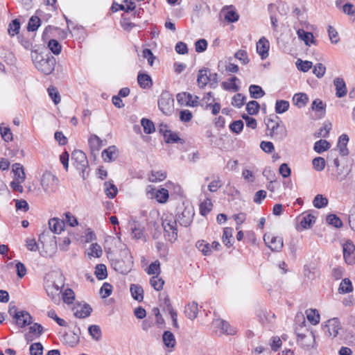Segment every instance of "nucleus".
<instances>
[{
    "label": "nucleus",
    "mask_w": 355,
    "mask_h": 355,
    "mask_svg": "<svg viewBox=\"0 0 355 355\" xmlns=\"http://www.w3.org/2000/svg\"><path fill=\"white\" fill-rule=\"evenodd\" d=\"M59 180L51 172L44 173L41 180V185L46 193H53L58 185Z\"/></svg>",
    "instance_id": "nucleus-6"
},
{
    "label": "nucleus",
    "mask_w": 355,
    "mask_h": 355,
    "mask_svg": "<svg viewBox=\"0 0 355 355\" xmlns=\"http://www.w3.org/2000/svg\"><path fill=\"white\" fill-rule=\"evenodd\" d=\"M215 324L218 327L223 334L227 335H235L236 334V329L232 327L227 321L223 320H216Z\"/></svg>",
    "instance_id": "nucleus-20"
},
{
    "label": "nucleus",
    "mask_w": 355,
    "mask_h": 355,
    "mask_svg": "<svg viewBox=\"0 0 355 355\" xmlns=\"http://www.w3.org/2000/svg\"><path fill=\"white\" fill-rule=\"evenodd\" d=\"M88 332L92 338L96 341L100 340L102 337L101 329L98 325H90L88 328Z\"/></svg>",
    "instance_id": "nucleus-36"
},
{
    "label": "nucleus",
    "mask_w": 355,
    "mask_h": 355,
    "mask_svg": "<svg viewBox=\"0 0 355 355\" xmlns=\"http://www.w3.org/2000/svg\"><path fill=\"white\" fill-rule=\"evenodd\" d=\"M62 299L64 303L72 304L75 300L74 292L71 288L66 289L62 293Z\"/></svg>",
    "instance_id": "nucleus-62"
},
{
    "label": "nucleus",
    "mask_w": 355,
    "mask_h": 355,
    "mask_svg": "<svg viewBox=\"0 0 355 355\" xmlns=\"http://www.w3.org/2000/svg\"><path fill=\"white\" fill-rule=\"evenodd\" d=\"M246 97L241 93L235 94L232 98V105L236 107H241L245 103Z\"/></svg>",
    "instance_id": "nucleus-56"
},
{
    "label": "nucleus",
    "mask_w": 355,
    "mask_h": 355,
    "mask_svg": "<svg viewBox=\"0 0 355 355\" xmlns=\"http://www.w3.org/2000/svg\"><path fill=\"white\" fill-rule=\"evenodd\" d=\"M198 313V304L196 302H189L185 306L184 314L190 320L197 318Z\"/></svg>",
    "instance_id": "nucleus-21"
},
{
    "label": "nucleus",
    "mask_w": 355,
    "mask_h": 355,
    "mask_svg": "<svg viewBox=\"0 0 355 355\" xmlns=\"http://www.w3.org/2000/svg\"><path fill=\"white\" fill-rule=\"evenodd\" d=\"M297 343L302 348L309 349L315 344V334L313 331L306 329L304 332L300 333L296 331Z\"/></svg>",
    "instance_id": "nucleus-7"
},
{
    "label": "nucleus",
    "mask_w": 355,
    "mask_h": 355,
    "mask_svg": "<svg viewBox=\"0 0 355 355\" xmlns=\"http://www.w3.org/2000/svg\"><path fill=\"white\" fill-rule=\"evenodd\" d=\"M327 222L328 224L339 228L343 227V222L339 217L335 214H329L327 216Z\"/></svg>",
    "instance_id": "nucleus-57"
},
{
    "label": "nucleus",
    "mask_w": 355,
    "mask_h": 355,
    "mask_svg": "<svg viewBox=\"0 0 355 355\" xmlns=\"http://www.w3.org/2000/svg\"><path fill=\"white\" fill-rule=\"evenodd\" d=\"M155 198L159 203L166 202L168 198V190L164 188L159 189L156 193Z\"/></svg>",
    "instance_id": "nucleus-59"
},
{
    "label": "nucleus",
    "mask_w": 355,
    "mask_h": 355,
    "mask_svg": "<svg viewBox=\"0 0 355 355\" xmlns=\"http://www.w3.org/2000/svg\"><path fill=\"white\" fill-rule=\"evenodd\" d=\"M174 99L172 95L166 91L162 92L159 100L158 107L166 115H170L173 111Z\"/></svg>",
    "instance_id": "nucleus-4"
},
{
    "label": "nucleus",
    "mask_w": 355,
    "mask_h": 355,
    "mask_svg": "<svg viewBox=\"0 0 355 355\" xmlns=\"http://www.w3.org/2000/svg\"><path fill=\"white\" fill-rule=\"evenodd\" d=\"M329 148L330 144L327 141L320 139L315 143L313 149L318 153H321L327 150Z\"/></svg>",
    "instance_id": "nucleus-43"
},
{
    "label": "nucleus",
    "mask_w": 355,
    "mask_h": 355,
    "mask_svg": "<svg viewBox=\"0 0 355 355\" xmlns=\"http://www.w3.org/2000/svg\"><path fill=\"white\" fill-rule=\"evenodd\" d=\"M322 329L326 335L329 337L335 338L338 334V331L340 329V323L337 318H332L326 322Z\"/></svg>",
    "instance_id": "nucleus-11"
},
{
    "label": "nucleus",
    "mask_w": 355,
    "mask_h": 355,
    "mask_svg": "<svg viewBox=\"0 0 355 355\" xmlns=\"http://www.w3.org/2000/svg\"><path fill=\"white\" fill-rule=\"evenodd\" d=\"M20 21L18 19H15L9 24L8 32L10 36H15L19 33L20 29Z\"/></svg>",
    "instance_id": "nucleus-40"
},
{
    "label": "nucleus",
    "mask_w": 355,
    "mask_h": 355,
    "mask_svg": "<svg viewBox=\"0 0 355 355\" xmlns=\"http://www.w3.org/2000/svg\"><path fill=\"white\" fill-rule=\"evenodd\" d=\"M162 227L164 231V236L168 241L173 243L178 237V229L176 220L172 217H166L162 221Z\"/></svg>",
    "instance_id": "nucleus-3"
},
{
    "label": "nucleus",
    "mask_w": 355,
    "mask_h": 355,
    "mask_svg": "<svg viewBox=\"0 0 355 355\" xmlns=\"http://www.w3.org/2000/svg\"><path fill=\"white\" fill-rule=\"evenodd\" d=\"M94 273L99 280L105 279L107 277L106 266L104 264H97Z\"/></svg>",
    "instance_id": "nucleus-44"
},
{
    "label": "nucleus",
    "mask_w": 355,
    "mask_h": 355,
    "mask_svg": "<svg viewBox=\"0 0 355 355\" xmlns=\"http://www.w3.org/2000/svg\"><path fill=\"white\" fill-rule=\"evenodd\" d=\"M71 160L76 168L80 171L81 177L85 180L88 176L87 168L89 163L85 153L80 150H75L71 153Z\"/></svg>",
    "instance_id": "nucleus-2"
},
{
    "label": "nucleus",
    "mask_w": 355,
    "mask_h": 355,
    "mask_svg": "<svg viewBox=\"0 0 355 355\" xmlns=\"http://www.w3.org/2000/svg\"><path fill=\"white\" fill-rule=\"evenodd\" d=\"M249 92L250 97L255 99L260 98L265 95V92L261 87L257 85H251L249 87Z\"/></svg>",
    "instance_id": "nucleus-32"
},
{
    "label": "nucleus",
    "mask_w": 355,
    "mask_h": 355,
    "mask_svg": "<svg viewBox=\"0 0 355 355\" xmlns=\"http://www.w3.org/2000/svg\"><path fill=\"white\" fill-rule=\"evenodd\" d=\"M0 132L2 139L6 142H8L12 140V133L11 132L10 128L3 127L2 125H0Z\"/></svg>",
    "instance_id": "nucleus-61"
},
{
    "label": "nucleus",
    "mask_w": 355,
    "mask_h": 355,
    "mask_svg": "<svg viewBox=\"0 0 355 355\" xmlns=\"http://www.w3.org/2000/svg\"><path fill=\"white\" fill-rule=\"evenodd\" d=\"M338 290L340 293H348L352 292L353 290V286L351 281L347 278L343 279Z\"/></svg>",
    "instance_id": "nucleus-48"
},
{
    "label": "nucleus",
    "mask_w": 355,
    "mask_h": 355,
    "mask_svg": "<svg viewBox=\"0 0 355 355\" xmlns=\"http://www.w3.org/2000/svg\"><path fill=\"white\" fill-rule=\"evenodd\" d=\"M137 82L142 89H149L153 85L151 77L146 73H139L137 76Z\"/></svg>",
    "instance_id": "nucleus-25"
},
{
    "label": "nucleus",
    "mask_w": 355,
    "mask_h": 355,
    "mask_svg": "<svg viewBox=\"0 0 355 355\" xmlns=\"http://www.w3.org/2000/svg\"><path fill=\"white\" fill-rule=\"evenodd\" d=\"M104 187H105V193L106 196L109 198H114L118 192V189H117L116 187L114 184H112L110 182H105L104 183Z\"/></svg>",
    "instance_id": "nucleus-37"
},
{
    "label": "nucleus",
    "mask_w": 355,
    "mask_h": 355,
    "mask_svg": "<svg viewBox=\"0 0 355 355\" xmlns=\"http://www.w3.org/2000/svg\"><path fill=\"white\" fill-rule=\"evenodd\" d=\"M88 254L97 258L100 257L103 254L101 247L97 243H92L90 245Z\"/></svg>",
    "instance_id": "nucleus-63"
},
{
    "label": "nucleus",
    "mask_w": 355,
    "mask_h": 355,
    "mask_svg": "<svg viewBox=\"0 0 355 355\" xmlns=\"http://www.w3.org/2000/svg\"><path fill=\"white\" fill-rule=\"evenodd\" d=\"M184 98L187 105L191 107H196L198 105V97L195 96L194 97L189 93L183 92L177 95V99L178 101H182Z\"/></svg>",
    "instance_id": "nucleus-18"
},
{
    "label": "nucleus",
    "mask_w": 355,
    "mask_h": 355,
    "mask_svg": "<svg viewBox=\"0 0 355 355\" xmlns=\"http://www.w3.org/2000/svg\"><path fill=\"white\" fill-rule=\"evenodd\" d=\"M159 301L162 302V304L164 306V307H163L164 311L170 312V311L174 310L171 305L169 297L167 294H166V293L160 294L159 296Z\"/></svg>",
    "instance_id": "nucleus-51"
},
{
    "label": "nucleus",
    "mask_w": 355,
    "mask_h": 355,
    "mask_svg": "<svg viewBox=\"0 0 355 355\" xmlns=\"http://www.w3.org/2000/svg\"><path fill=\"white\" fill-rule=\"evenodd\" d=\"M150 284L155 290L159 291L163 288L164 281L161 277H159L158 275H155L150 278Z\"/></svg>",
    "instance_id": "nucleus-54"
},
{
    "label": "nucleus",
    "mask_w": 355,
    "mask_h": 355,
    "mask_svg": "<svg viewBox=\"0 0 355 355\" xmlns=\"http://www.w3.org/2000/svg\"><path fill=\"white\" fill-rule=\"evenodd\" d=\"M269 42L265 37H261L257 43V51L262 60L268 56Z\"/></svg>",
    "instance_id": "nucleus-15"
},
{
    "label": "nucleus",
    "mask_w": 355,
    "mask_h": 355,
    "mask_svg": "<svg viewBox=\"0 0 355 355\" xmlns=\"http://www.w3.org/2000/svg\"><path fill=\"white\" fill-rule=\"evenodd\" d=\"M297 36L300 39L303 40L306 46H311V44L315 43L314 37L312 33L306 32L303 29H299L297 31Z\"/></svg>",
    "instance_id": "nucleus-27"
},
{
    "label": "nucleus",
    "mask_w": 355,
    "mask_h": 355,
    "mask_svg": "<svg viewBox=\"0 0 355 355\" xmlns=\"http://www.w3.org/2000/svg\"><path fill=\"white\" fill-rule=\"evenodd\" d=\"M88 142L92 151H98L103 146V141L96 135H92Z\"/></svg>",
    "instance_id": "nucleus-30"
},
{
    "label": "nucleus",
    "mask_w": 355,
    "mask_h": 355,
    "mask_svg": "<svg viewBox=\"0 0 355 355\" xmlns=\"http://www.w3.org/2000/svg\"><path fill=\"white\" fill-rule=\"evenodd\" d=\"M315 222V218L312 214H306L302 217L300 221V225L304 229H308L311 227V225Z\"/></svg>",
    "instance_id": "nucleus-47"
},
{
    "label": "nucleus",
    "mask_w": 355,
    "mask_h": 355,
    "mask_svg": "<svg viewBox=\"0 0 355 355\" xmlns=\"http://www.w3.org/2000/svg\"><path fill=\"white\" fill-rule=\"evenodd\" d=\"M48 47L55 55H58L62 51V46L56 40L51 39L48 42Z\"/></svg>",
    "instance_id": "nucleus-52"
},
{
    "label": "nucleus",
    "mask_w": 355,
    "mask_h": 355,
    "mask_svg": "<svg viewBox=\"0 0 355 355\" xmlns=\"http://www.w3.org/2000/svg\"><path fill=\"white\" fill-rule=\"evenodd\" d=\"M64 339L71 347H74L79 343V336L76 333L66 334L64 336Z\"/></svg>",
    "instance_id": "nucleus-53"
},
{
    "label": "nucleus",
    "mask_w": 355,
    "mask_h": 355,
    "mask_svg": "<svg viewBox=\"0 0 355 355\" xmlns=\"http://www.w3.org/2000/svg\"><path fill=\"white\" fill-rule=\"evenodd\" d=\"M268 135L275 141H282L287 137V130L286 126L280 123L275 127L272 126Z\"/></svg>",
    "instance_id": "nucleus-12"
},
{
    "label": "nucleus",
    "mask_w": 355,
    "mask_h": 355,
    "mask_svg": "<svg viewBox=\"0 0 355 355\" xmlns=\"http://www.w3.org/2000/svg\"><path fill=\"white\" fill-rule=\"evenodd\" d=\"M239 80L236 76H233L230 79V83L223 82L222 87L225 90H233L234 92H238L239 87L236 84V81Z\"/></svg>",
    "instance_id": "nucleus-45"
},
{
    "label": "nucleus",
    "mask_w": 355,
    "mask_h": 355,
    "mask_svg": "<svg viewBox=\"0 0 355 355\" xmlns=\"http://www.w3.org/2000/svg\"><path fill=\"white\" fill-rule=\"evenodd\" d=\"M49 229L55 234H60L64 230L65 222L57 218H51L49 220Z\"/></svg>",
    "instance_id": "nucleus-17"
},
{
    "label": "nucleus",
    "mask_w": 355,
    "mask_h": 355,
    "mask_svg": "<svg viewBox=\"0 0 355 355\" xmlns=\"http://www.w3.org/2000/svg\"><path fill=\"white\" fill-rule=\"evenodd\" d=\"M162 340L167 348H174L176 345L175 336L170 331H165L162 335Z\"/></svg>",
    "instance_id": "nucleus-26"
},
{
    "label": "nucleus",
    "mask_w": 355,
    "mask_h": 355,
    "mask_svg": "<svg viewBox=\"0 0 355 355\" xmlns=\"http://www.w3.org/2000/svg\"><path fill=\"white\" fill-rule=\"evenodd\" d=\"M331 123L329 121H325L322 126L319 129L318 132H315V137H327L330 130L331 129Z\"/></svg>",
    "instance_id": "nucleus-34"
},
{
    "label": "nucleus",
    "mask_w": 355,
    "mask_h": 355,
    "mask_svg": "<svg viewBox=\"0 0 355 355\" xmlns=\"http://www.w3.org/2000/svg\"><path fill=\"white\" fill-rule=\"evenodd\" d=\"M32 60L37 70L44 74L49 75L54 71L56 61L51 53L35 51L32 54Z\"/></svg>",
    "instance_id": "nucleus-1"
},
{
    "label": "nucleus",
    "mask_w": 355,
    "mask_h": 355,
    "mask_svg": "<svg viewBox=\"0 0 355 355\" xmlns=\"http://www.w3.org/2000/svg\"><path fill=\"white\" fill-rule=\"evenodd\" d=\"M12 171L17 180H20L21 182H24L25 180L26 175L24 171L23 166L21 164H14L12 165Z\"/></svg>",
    "instance_id": "nucleus-39"
},
{
    "label": "nucleus",
    "mask_w": 355,
    "mask_h": 355,
    "mask_svg": "<svg viewBox=\"0 0 355 355\" xmlns=\"http://www.w3.org/2000/svg\"><path fill=\"white\" fill-rule=\"evenodd\" d=\"M312 62L308 60L303 61L301 59H298L296 61V67L298 70L307 72L312 67Z\"/></svg>",
    "instance_id": "nucleus-58"
},
{
    "label": "nucleus",
    "mask_w": 355,
    "mask_h": 355,
    "mask_svg": "<svg viewBox=\"0 0 355 355\" xmlns=\"http://www.w3.org/2000/svg\"><path fill=\"white\" fill-rule=\"evenodd\" d=\"M213 207L212 202L209 198H207L200 205V213L202 216H206L210 212Z\"/></svg>",
    "instance_id": "nucleus-46"
},
{
    "label": "nucleus",
    "mask_w": 355,
    "mask_h": 355,
    "mask_svg": "<svg viewBox=\"0 0 355 355\" xmlns=\"http://www.w3.org/2000/svg\"><path fill=\"white\" fill-rule=\"evenodd\" d=\"M194 211L192 207H179L175 219L181 226L188 227L193 221Z\"/></svg>",
    "instance_id": "nucleus-5"
},
{
    "label": "nucleus",
    "mask_w": 355,
    "mask_h": 355,
    "mask_svg": "<svg viewBox=\"0 0 355 355\" xmlns=\"http://www.w3.org/2000/svg\"><path fill=\"white\" fill-rule=\"evenodd\" d=\"M257 316L259 318V322L263 325H266L268 323H270L272 322V320L275 318V315L274 313H268L266 311H260Z\"/></svg>",
    "instance_id": "nucleus-29"
},
{
    "label": "nucleus",
    "mask_w": 355,
    "mask_h": 355,
    "mask_svg": "<svg viewBox=\"0 0 355 355\" xmlns=\"http://www.w3.org/2000/svg\"><path fill=\"white\" fill-rule=\"evenodd\" d=\"M92 311V308L91 306L88 304H85L83 306H80V309L76 311L74 315L78 318H85L91 315Z\"/></svg>",
    "instance_id": "nucleus-31"
},
{
    "label": "nucleus",
    "mask_w": 355,
    "mask_h": 355,
    "mask_svg": "<svg viewBox=\"0 0 355 355\" xmlns=\"http://www.w3.org/2000/svg\"><path fill=\"white\" fill-rule=\"evenodd\" d=\"M14 318L16 320V324L20 327H24L32 323V316L26 311L15 313Z\"/></svg>",
    "instance_id": "nucleus-14"
},
{
    "label": "nucleus",
    "mask_w": 355,
    "mask_h": 355,
    "mask_svg": "<svg viewBox=\"0 0 355 355\" xmlns=\"http://www.w3.org/2000/svg\"><path fill=\"white\" fill-rule=\"evenodd\" d=\"M348 141L349 137L347 135L343 134L342 135L340 136L337 147L339 149V154L341 156H345L349 154V150L347 148Z\"/></svg>",
    "instance_id": "nucleus-23"
},
{
    "label": "nucleus",
    "mask_w": 355,
    "mask_h": 355,
    "mask_svg": "<svg viewBox=\"0 0 355 355\" xmlns=\"http://www.w3.org/2000/svg\"><path fill=\"white\" fill-rule=\"evenodd\" d=\"M125 260L118 259L112 263L116 271L124 275L128 274L131 270L133 265L132 257L128 252H125Z\"/></svg>",
    "instance_id": "nucleus-9"
},
{
    "label": "nucleus",
    "mask_w": 355,
    "mask_h": 355,
    "mask_svg": "<svg viewBox=\"0 0 355 355\" xmlns=\"http://www.w3.org/2000/svg\"><path fill=\"white\" fill-rule=\"evenodd\" d=\"M307 320L315 325L320 322V315L315 309H309L306 311Z\"/></svg>",
    "instance_id": "nucleus-42"
},
{
    "label": "nucleus",
    "mask_w": 355,
    "mask_h": 355,
    "mask_svg": "<svg viewBox=\"0 0 355 355\" xmlns=\"http://www.w3.org/2000/svg\"><path fill=\"white\" fill-rule=\"evenodd\" d=\"M209 69L208 68H204L198 71L197 82L200 87H204L209 83Z\"/></svg>",
    "instance_id": "nucleus-24"
},
{
    "label": "nucleus",
    "mask_w": 355,
    "mask_h": 355,
    "mask_svg": "<svg viewBox=\"0 0 355 355\" xmlns=\"http://www.w3.org/2000/svg\"><path fill=\"white\" fill-rule=\"evenodd\" d=\"M41 25V19L37 16H32L28 23V31L34 32L38 29Z\"/></svg>",
    "instance_id": "nucleus-41"
},
{
    "label": "nucleus",
    "mask_w": 355,
    "mask_h": 355,
    "mask_svg": "<svg viewBox=\"0 0 355 355\" xmlns=\"http://www.w3.org/2000/svg\"><path fill=\"white\" fill-rule=\"evenodd\" d=\"M260 105L256 101H250L246 105V111L250 115H255L259 112Z\"/></svg>",
    "instance_id": "nucleus-50"
},
{
    "label": "nucleus",
    "mask_w": 355,
    "mask_h": 355,
    "mask_svg": "<svg viewBox=\"0 0 355 355\" xmlns=\"http://www.w3.org/2000/svg\"><path fill=\"white\" fill-rule=\"evenodd\" d=\"M265 243L273 252H279L283 248V239L281 236H275L266 234L263 236Z\"/></svg>",
    "instance_id": "nucleus-10"
},
{
    "label": "nucleus",
    "mask_w": 355,
    "mask_h": 355,
    "mask_svg": "<svg viewBox=\"0 0 355 355\" xmlns=\"http://www.w3.org/2000/svg\"><path fill=\"white\" fill-rule=\"evenodd\" d=\"M289 102L284 100H277L275 103V112L277 114H282L289 108Z\"/></svg>",
    "instance_id": "nucleus-49"
},
{
    "label": "nucleus",
    "mask_w": 355,
    "mask_h": 355,
    "mask_svg": "<svg viewBox=\"0 0 355 355\" xmlns=\"http://www.w3.org/2000/svg\"><path fill=\"white\" fill-rule=\"evenodd\" d=\"M62 285H59L54 282H48L45 286V290L47 295L55 304L60 302V294L62 293Z\"/></svg>",
    "instance_id": "nucleus-8"
},
{
    "label": "nucleus",
    "mask_w": 355,
    "mask_h": 355,
    "mask_svg": "<svg viewBox=\"0 0 355 355\" xmlns=\"http://www.w3.org/2000/svg\"><path fill=\"white\" fill-rule=\"evenodd\" d=\"M197 248L202 252L204 255H209L211 252L209 243H205L204 241H199L196 243Z\"/></svg>",
    "instance_id": "nucleus-60"
},
{
    "label": "nucleus",
    "mask_w": 355,
    "mask_h": 355,
    "mask_svg": "<svg viewBox=\"0 0 355 355\" xmlns=\"http://www.w3.org/2000/svg\"><path fill=\"white\" fill-rule=\"evenodd\" d=\"M343 257L345 262L352 265L355 262V245L352 241H346L343 246Z\"/></svg>",
    "instance_id": "nucleus-13"
},
{
    "label": "nucleus",
    "mask_w": 355,
    "mask_h": 355,
    "mask_svg": "<svg viewBox=\"0 0 355 355\" xmlns=\"http://www.w3.org/2000/svg\"><path fill=\"white\" fill-rule=\"evenodd\" d=\"M130 293L132 297L138 302H141L144 299V290L142 287L138 284H131Z\"/></svg>",
    "instance_id": "nucleus-28"
},
{
    "label": "nucleus",
    "mask_w": 355,
    "mask_h": 355,
    "mask_svg": "<svg viewBox=\"0 0 355 355\" xmlns=\"http://www.w3.org/2000/svg\"><path fill=\"white\" fill-rule=\"evenodd\" d=\"M328 199L323 196L322 194H318L315 196L313 204L315 208L321 209L324 208L328 205Z\"/></svg>",
    "instance_id": "nucleus-35"
},
{
    "label": "nucleus",
    "mask_w": 355,
    "mask_h": 355,
    "mask_svg": "<svg viewBox=\"0 0 355 355\" xmlns=\"http://www.w3.org/2000/svg\"><path fill=\"white\" fill-rule=\"evenodd\" d=\"M332 173L331 175L339 182H342L346 179L348 175L350 173V169L347 168H345L344 166L337 168L336 169H332Z\"/></svg>",
    "instance_id": "nucleus-22"
},
{
    "label": "nucleus",
    "mask_w": 355,
    "mask_h": 355,
    "mask_svg": "<svg viewBox=\"0 0 355 355\" xmlns=\"http://www.w3.org/2000/svg\"><path fill=\"white\" fill-rule=\"evenodd\" d=\"M239 15L234 10H228L225 14V19L229 23H234L239 20Z\"/></svg>",
    "instance_id": "nucleus-64"
},
{
    "label": "nucleus",
    "mask_w": 355,
    "mask_h": 355,
    "mask_svg": "<svg viewBox=\"0 0 355 355\" xmlns=\"http://www.w3.org/2000/svg\"><path fill=\"white\" fill-rule=\"evenodd\" d=\"M141 125L144 128V132L146 134H151L155 131V128L153 122L148 119L143 118L141 120Z\"/></svg>",
    "instance_id": "nucleus-38"
},
{
    "label": "nucleus",
    "mask_w": 355,
    "mask_h": 355,
    "mask_svg": "<svg viewBox=\"0 0 355 355\" xmlns=\"http://www.w3.org/2000/svg\"><path fill=\"white\" fill-rule=\"evenodd\" d=\"M334 85L336 88V96L342 98L347 94V89L343 78L338 77L334 80Z\"/></svg>",
    "instance_id": "nucleus-16"
},
{
    "label": "nucleus",
    "mask_w": 355,
    "mask_h": 355,
    "mask_svg": "<svg viewBox=\"0 0 355 355\" xmlns=\"http://www.w3.org/2000/svg\"><path fill=\"white\" fill-rule=\"evenodd\" d=\"M117 157V148L115 146H110L102 152V158L105 162H110Z\"/></svg>",
    "instance_id": "nucleus-19"
},
{
    "label": "nucleus",
    "mask_w": 355,
    "mask_h": 355,
    "mask_svg": "<svg viewBox=\"0 0 355 355\" xmlns=\"http://www.w3.org/2000/svg\"><path fill=\"white\" fill-rule=\"evenodd\" d=\"M164 139L166 143L168 144L184 143V140L180 138L176 132H172L171 131L168 135H164Z\"/></svg>",
    "instance_id": "nucleus-55"
},
{
    "label": "nucleus",
    "mask_w": 355,
    "mask_h": 355,
    "mask_svg": "<svg viewBox=\"0 0 355 355\" xmlns=\"http://www.w3.org/2000/svg\"><path fill=\"white\" fill-rule=\"evenodd\" d=\"M293 102L298 107H303L309 101L308 96L304 93L296 94L293 96Z\"/></svg>",
    "instance_id": "nucleus-33"
}]
</instances>
